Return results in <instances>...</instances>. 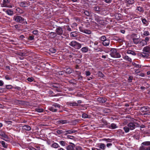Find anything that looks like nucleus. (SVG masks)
I'll return each instance as SVG.
<instances>
[{"label":"nucleus","instance_id":"obj_1","mask_svg":"<svg viewBox=\"0 0 150 150\" xmlns=\"http://www.w3.org/2000/svg\"><path fill=\"white\" fill-rule=\"evenodd\" d=\"M110 56L114 58H120L121 57L120 54L117 52L116 50L114 48H112L110 50Z\"/></svg>","mask_w":150,"mask_h":150},{"label":"nucleus","instance_id":"obj_2","mask_svg":"<svg viewBox=\"0 0 150 150\" xmlns=\"http://www.w3.org/2000/svg\"><path fill=\"white\" fill-rule=\"evenodd\" d=\"M128 127L131 130L134 129L136 127H139V125L136 122H130L127 125Z\"/></svg>","mask_w":150,"mask_h":150},{"label":"nucleus","instance_id":"obj_3","mask_svg":"<svg viewBox=\"0 0 150 150\" xmlns=\"http://www.w3.org/2000/svg\"><path fill=\"white\" fill-rule=\"evenodd\" d=\"M13 19L17 23L22 24L24 23V19L21 16H15L13 17Z\"/></svg>","mask_w":150,"mask_h":150},{"label":"nucleus","instance_id":"obj_4","mask_svg":"<svg viewBox=\"0 0 150 150\" xmlns=\"http://www.w3.org/2000/svg\"><path fill=\"white\" fill-rule=\"evenodd\" d=\"M56 33L57 35L61 36L63 33V30L62 28L59 26L55 30Z\"/></svg>","mask_w":150,"mask_h":150},{"label":"nucleus","instance_id":"obj_5","mask_svg":"<svg viewBox=\"0 0 150 150\" xmlns=\"http://www.w3.org/2000/svg\"><path fill=\"white\" fill-rule=\"evenodd\" d=\"M132 36L133 37L132 40L134 43L135 44H137L139 42V39L136 38L137 37V35L134 33L132 34Z\"/></svg>","mask_w":150,"mask_h":150},{"label":"nucleus","instance_id":"obj_6","mask_svg":"<svg viewBox=\"0 0 150 150\" xmlns=\"http://www.w3.org/2000/svg\"><path fill=\"white\" fill-rule=\"evenodd\" d=\"M9 3V2L8 0H4L2 6L11 8H12V6L11 5H8Z\"/></svg>","mask_w":150,"mask_h":150},{"label":"nucleus","instance_id":"obj_7","mask_svg":"<svg viewBox=\"0 0 150 150\" xmlns=\"http://www.w3.org/2000/svg\"><path fill=\"white\" fill-rule=\"evenodd\" d=\"M138 55L141 57L144 58H147L149 56V54L148 53H139L138 54Z\"/></svg>","mask_w":150,"mask_h":150},{"label":"nucleus","instance_id":"obj_8","mask_svg":"<svg viewBox=\"0 0 150 150\" xmlns=\"http://www.w3.org/2000/svg\"><path fill=\"white\" fill-rule=\"evenodd\" d=\"M143 51L144 52L150 54V47L148 46L144 47L143 49Z\"/></svg>","mask_w":150,"mask_h":150},{"label":"nucleus","instance_id":"obj_9","mask_svg":"<svg viewBox=\"0 0 150 150\" xmlns=\"http://www.w3.org/2000/svg\"><path fill=\"white\" fill-rule=\"evenodd\" d=\"M97 100L99 103H104L106 101L107 99L105 98H98Z\"/></svg>","mask_w":150,"mask_h":150},{"label":"nucleus","instance_id":"obj_10","mask_svg":"<svg viewBox=\"0 0 150 150\" xmlns=\"http://www.w3.org/2000/svg\"><path fill=\"white\" fill-rule=\"evenodd\" d=\"M70 144H71L72 145H69L67 147L66 149L67 150H74L75 145L71 143Z\"/></svg>","mask_w":150,"mask_h":150},{"label":"nucleus","instance_id":"obj_11","mask_svg":"<svg viewBox=\"0 0 150 150\" xmlns=\"http://www.w3.org/2000/svg\"><path fill=\"white\" fill-rule=\"evenodd\" d=\"M68 105L72 107L78 106L79 105V104H78V103L75 102L69 103Z\"/></svg>","mask_w":150,"mask_h":150},{"label":"nucleus","instance_id":"obj_12","mask_svg":"<svg viewBox=\"0 0 150 150\" xmlns=\"http://www.w3.org/2000/svg\"><path fill=\"white\" fill-rule=\"evenodd\" d=\"M110 41L109 40L106 39L103 42L102 44L104 46H107L110 44Z\"/></svg>","mask_w":150,"mask_h":150},{"label":"nucleus","instance_id":"obj_13","mask_svg":"<svg viewBox=\"0 0 150 150\" xmlns=\"http://www.w3.org/2000/svg\"><path fill=\"white\" fill-rule=\"evenodd\" d=\"M48 36L51 38L55 37L57 35L56 33L52 32L48 34Z\"/></svg>","mask_w":150,"mask_h":150},{"label":"nucleus","instance_id":"obj_14","mask_svg":"<svg viewBox=\"0 0 150 150\" xmlns=\"http://www.w3.org/2000/svg\"><path fill=\"white\" fill-rule=\"evenodd\" d=\"M23 129L29 131L31 130V128L28 125H25L23 126Z\"/></svg>","mask_w":150,"mask_h":150},{"label":"nucleus","instance_id":"obj_15","mask_svg":"<svg viewBox=\"0 0 150 150\" xmlns=\"http://www.w3.org/2000/svg\"><path fill=\"white\" fill-rule=\"evenodd\" d=\"M77 43V42L75 41H71L69 43V45L70 46L74 47V48H75V46H76Z\"/></svg>","mask_w":150,"mask_h":150},{"label":"nucleus","instance_id":"obj_16","mask_svg":"<svg viewBox=\"0 0 150 150\" xmlns=\"http://www.w3.org/2000/svg\"><path fill=\"white\" fill-rule=\"evenodd\" d=\"M95 20L97 21L98 23H100V22L101 21L100 18L98 16L95 14Z\"/></svg>","mask_w":150,"mask_h":150},{"label":"nucleus","instance_id":"obj_17","mask_svg":"<svg viewBox=\"0 0 150 150\" xmlns=\"http://www.w3.org/2000/svg\"><path fill=\"white\" fill-rule=\"evenodd\" d=\"M98 147L99 149L102 150H104L105 149V148L106 147L105 145L103 143H101L99 144Z\"/></svg>","mask_w":150,"mask_h":150},{"label":"nucleus","instance_id":"obj_18","mask_svg":"<svg viewBox=\"0 0 150 150\" xmlns=\"http://www.w3.org/2000/svg\"><path fill=\"white\" fill-rule=\"evenodd\" d=\"M57 122L59 123H61L62 124L69 123L68 121L67 120H59Z\"/></svg>","mask_w":150,"mask_h":150},{"label":"nucleus","instance_id":"obj_19","mask_svg":"<svg viewBox=\"0 0 150 150\" xmlns=\"http://www.w3.org/2000/svg\"><path fill=\"white\" fill-rule=\"evenodd\" d=\"M6 13L10 16H12L13 14V11L10 9L6 10Z\"/></svg>","mask_w":150,"mask_h":150},{"label":"nucleus","instance_id":"obj_20","mask_svg":"<svg viewBox=\"0 0 150 150\" xmlns=\"http://www.w3.org/2000/svg\"><path fill=\"white\" fill-rule=\"evenodd\" d=\"M64 71L67 74H70L72 72V71L70 68H67L64 70Z\"/></svg>","mask_w":150,"mask_h":150},{"label":"nucleus","instance_id":"obj_21","mask_svg":"<svg viewBox=\"0 0 150 150\" xmlns=\"http://www.w3.org/2000/svg\"><path fill=\"white\" fill-rule=\"evenodd\" d=\"M51 147L54 148H57L60 147V146L57 143H54L51 145Z\"/></svg>","mask_w":150,"mask_h":150},{"label":"nucleus","instance_id":"obj_22","mask_svg":"<svg viewBox=\"0 0 150 150\" xmlns=\"http://www.w3.org/2000/svg\"><path fill=\"white\" fill-rule=\"evenodd\" d=\"M127 53L128 54H131L133 55H136V54L134 51L130 50H128Z\"/></svg>","mask_w":150,"mask_h":150},{"label":"nucleus","instance_id":"obj_23","mask_svg":"<svg viewBox=\"0 0 150 150\" xmlns=\"http://www.w3.org/2000/svg\"><path fill=\"white\" fill-rule=\"evenodd\" d=\"M149 109V107H142L141 108V110L142 112H146V111H148V110Z\"/></svg>","mask_w":150,"mask_h":150},{"label":"nucleus","instance_id":"obj_24","mask_svg":"<svg viewBox=\"0 0 150 150\" xmlns=\"http://www.w3.org/2000/svg\"><path fill=\"white\" fill-rule=\"evenodd\" d=\"M126 2L129 4H132L134 2V0H126Z\"/></svg>","mask_w":150,"mask_h":150},{"label":"nucleus","instance_id":"obj_25","mask_svg":"<svg viewBox=\"0 0 150 150\" xmlns=\"http://www.w3.org/2000/svg\"><path fill=\"white\" fill-rule=\"evenodd\" d=\"M21 25H16L13 26V28L15 29L19 30L20 29Z\"/></svg>","mask_w":150,"mask_h":150},{"label":"nucleus","instance_id":"obj_26","mask_svg":"<svg viewBox=\"0 0 150 150\" xmlns=\"http://www.w3.org/2000/svg\"><path fill=\"white\" fill-rule=\"evenodd\" d=\"M0 135L2 137L6 139H8V136L4 132H1L0 134Z\"/></svg>","mask_w":150,"mask_h":150},{"label":"nucleus","instance_id":"obj_27","mask_svg":"<svg viewBox=\"0 0 150 150\" xmlns=\"http://www.w3.org/2000/svg\"><path fill=\"white\" fill-rule=\"evenodd\" d=\"M129 128L128 127L125 126L123 127V129L125 133H127L129 132V130H130Z\"/></svg>","mask_w":150,"mask_h":150},{"label":"nucleus","instance_id":"obj_28","mask_svg":"<svg viewBox=\"0 0 150 150\" xmlns=\"http://www.w3.org/2000/svg\"><path fill=\"white\" fill-rule=\"evenodd\" d=\"M51 86L52 87H53L56 88H59V86L58 83H52L51 85Z\"/></svg>","mask_w":150,"mask_h":150},{"label":"nucleus","instance_id":"obj_29","mask_svg":"<svg viewBox=\"0 0 150 150\" xmlns=\"http://www.w3.org/2000/svg\"><path fill=\"white\" fill-rule=\"evenodd\" d=\"M59 143L62 146H64L66 144V142L64 141H61L59 142Z\"/></svg>","mask_w":150,"mask_h":150},{"label":"nucleus","instance_id":"obj_30","mask_svg":"<svg viewBox=\"0 0 150 150\" xmlns=\"http://www.w3.org/2000/svg\"><path fill=\"white\" fill-rule=\"evenodd\" d=\"M115 40L120 42H122L124 40L123 38H119L117 37L116 38Z\"/></svg>","mask_w":150,"mask_h":150},{"label":"nucleus","instance_id":"obj_31","mask_svg":"<svg viewBox=\"0 0 150 150\" xmlns=\"http://www.w3.org/2000/svg\"><path fill=\"white\" fill-rule=\"evenodd\" d=\"M49 109L50 111L53 112H56L57 111V109L54 108V107L53 106L50 108H49Z\"/></svg>","mask_w":150,"mask_h":150},{"label":"nucleus","instance_id":"obj_32","mask_svg":"<svg viewBox=\"0 0 150 150\" xmlns=\"http://www.w3.org/2000/svg\"><path fill=\"white\" fill-rule=\"evenodd\" d=\"M20 6L23 7H26V3L24 1H21L20 3Z\"/></svg>","mask_w":150,"mask_h":150},{"label":"nucleus","instance_id":"obj_33","mask_svg":"<svg viewBox=\"0 0 150 150\" xmlns=\"http://www.w3.org/2000/svg\"><path fill=\"white\" fill-rule=\"evenodd\" d=\"M81 45L77 42L74 48L76 49H79L81 48Z\"/></svg>","mask_w":150,"mask_h":150},{"label":"nucleus","instance_id":"obj_34","mask_svg":"<svg viewBox=\"0 0 150 150\" xmlns=\"http://www.w3.org/2000/svg\"><path fill=\"white\" fill-rule=\"evenodd\" d=\"M81 50L83 53H85L88 51V48L86 47H84L81 48Z\"/></svg>","mask_w":150,"mask_h":150},{"label":"nucleus","instance_id":"obj_35","mask_svg":"<svg viewBox=\"0 0 150 150\" xmlns=\"http://www.w3.org/2000/svg\"><path fill=\"white\" fill-rule=\"evenodd\" d=\"M98 76L100 78H103L104 77V75L102 73L101 71H99L98 72Z\"/></svg>","mask_w":150,"mask_h":150},{"label":"nucleus","instance_id":"obj_36","mask_svg":"<svg viewBox=\"0 0 150 150\" xmlns=\"http://www.w3.org/2000/svg\"><path fill=\"white\" fill-rule=\"evenodd\" d=\"M0 143L1 144L3 147L5 148H7V144H6L5 142L4 141H1L0 142Z\"/></svg>","mask_w":150,"mask_h":150},{"label":"nucleus","instance_id":"obj_37","mask_svg":"<svg viewBox=\"0 0 150 150\" xmlns=\"http://www.w3.org/2000/svg\"><path fill=\"white\" fill-rule=\"evenodd\" d=\"M140 44L142 46H144L145 45H147V43L144 40H142L140 42Z\"/></svg>","mask_w":150,"mask_h":150},{"label":"nucleus","instance_id":"obj_38","mask_svg":"<svg viewBox=\"0 0 150 150\" xmlns=\"http://www.w3.org/2000/svg\"><path fill=\"white\" fill-rule=\"evenodd\" d=\"M83 33L87 34H90L91 33V32L90 30L85 29L84 30Z\"/></svg>","mask_w":150,"mask_h":150},{"label":"nucleus","instance_id":"obj_39","mask_svg":"<svg viewBox=\"0 0 150 150\" xmlns=\"http://www.w3.org/2000/svg\"><path fill=\"white\" fill-rule=\"evenodd\" d=\"M124 59H125L127 60L129 62H131L132 61L131 59L128 56H125L124 57Z\"/></svg>","mask_w":150,"mask_h":150},{"label":"nucleus","instance_id":"obj_40","mask_svg":"<svg viewBox=\"0 0 150 150\" xmlns=\"http://www.w3.org/2000/svg\"><path fill=\"white\" fill-rule=\"evenodd\" d=\"M35 111L38 112H43V109L42 108H36L35 109Z\"/></svg>","mask_w":150,"mask_h":150},{"label":"nucleus","instance_id":"obj_41","mask_svg":"<svg viewBox=\"0 0 150 150\" xmlns=\"http://www.w3.org/2000/svg\"><path fill=\"white\" fill-rule=\"evenodd\" d=\"M102 140L106 141L107 142H111L112 141V139H102Z\"/></svg>","mask_w":150,"mask_h":150},{"label":"nucleus","instance_id":"obj_42","mask_svg":"<svg viewBox=\"0 0 150 150\" xmlns=\"http://www.w3.org/2000/svg\"><path fill=\"white\" fill-rule=\"evenodd\" d=\"M6 89L4 88H0V93H3L6 92Z\"/></svg>","mask_w":150,"mask_h":150},{"label":"nucleus","instance_id":"obj_43","mask_svg":"<svg viewBox=\"0 0 150 150\" xmlns=\"http://www.w3.org/2000/svg\"><path fill=\"white\" fill-rule=\"evenodd\" d=\"M142 144L145 146H148L150 145V142H143Z\"/></svg>","mask_w":150,"mask_h":150},{"label":"nucleus","instance_id":"obj_44","mask_svg":"<svg viewBox=\"0 0 150 150\" xmlns=\"http://www.w3.org/2000/svg\"><path fill=\"white\" fill-rule=\"evenodd\" d=\"M57 133L59 134H65V131H63L62 130H58L57 131Z\"/></svg>","mask_w":150,"mask_h":150},{"label":"nucleus","instance_id":"obj_45","mask_svg":"<svg viewBox=\"0 0 150 150\" xmlns=\"http://www.w3.org/2000/svg\"><path fill=\"white\" fill-rule=\"evenodd\" d=\"M111 126L112 129H115L117 127V126H116V125L114 123L111 124Z\"/></svg>","mask_w":150,"mask_h":150},{"label":"nucleus","instance_id":"obj_46","mask_svg":"<svg viewBox=\"0 0 150 150\" xmlns=\"http://www.w3.org/2000/svg\"><path fill=\"white\" fill-rule=\"evenodd\" d=\"M137 10L140 12L143 11V8L142 7L139 6L137 7Z\"/></svg>","mask_w":150,"mask_h":150},{"label":"nucleus","instance_id":"obj_47","mask_svg":"<svg viewBox=\"0 0 150 150\" xmlns=\"http://www.w3.org/2000/svg\"><path fill=\"white\" fill-rule=\"evenodd\" d=\"M72 133V130H69L65 131V135H66L67 134H71Z\"/></svg>","mask_w":150,"mask_h":150},{"label":"nucleus","instance_id":"obj_48","mask_svg":"<svg viewBox=\"0 0 150 150\" xmlns=\"http://www.w3.org/2000/svg\"><path fill=\"white\" fill-rule=\"evenodd\" d=\"M100 39L103 42L106 40V38L105 36H102L100 38Z\"/></svg>","mask_w":150,"mask_h":150},{"label":"nucleus","instance_id":"obj_49","mask_svg":"<svg viewBox=\"0 0 150 150\" xmlns=\"http://www.w3.org/2000/svg\"><path fill=\"white\" fill-rule=\"evenodd\" d=\"M149 35V33L148 31H144L143 34V35L145 36H147Z\"/></svg>","mask_w":150,"mask_h":150},{"label":"nucleus","instance_id":"obj_50","mask_svg":"<svg viewBox=\"0 0 150 150\" xmlns=\"http://www.w3.org/2000/svg\"><path fill=\"white\" fill-rule=\"evenodd\" d=\"M50 51L51 53H54L56 52V50L53 48H51L50 49Z\"/></svg>","mask_w":150,"mask_h":150},{"label":"nucleus","instance_id":"obj_51","mask_svg":"<svg viewBox=\"0 0 150 150\" xmlns=\"http://www.w3.org/2000/svg\"><path fill=\"white\" fill-rule=\"evenodd\" d=\"M142 23L145 25L146 24L148 23L147 21L145 18H142Z\"/></svg>","mask_w":150,"mask_h":150},{"label":"nucleus","instance_id":"obj_52","mask_svg":"<svg viewBox=\"0 0 150 150\" xmlns=\"http://www.w3.org/2000/svg\"><path fill=\"white\" fill-rule=\"evenodd\" d=\"M88 115L85 113L83 114L82 115V117L83 118H86L88 117Z\"/></svg>","mask_w":150,"mask_h":150},{"label":"nucleus","instance_id":"obj_53","mask_svg":"<svg viewBox=\"0 0 150 150\" xmlns=\"http://www.w3.org/2000/svg\"><path fill=\"white\" fill-rule=\"evenodd\" d=\"M12 88V86L11 85H6V89H11Z\"/></svg>","mask_w":150,"mask_h":150},{"label":"nucleus","instance_id":"obj_54","mask_svg":"<svg viewBox=\"0 0 150 150\" xmlns=\"http://www.w3.org/2000/svg\"><path fill=\"white\" fill-rule=\"evenodd\" d=\"M64 27L67 28V30L69 32H70L72 31L71 28L69 27V25H68L65 26Z\"/></svg>","mask_w":150,"mask_h":150},{"label":"nucleus","instance_id":"obj_55","mask_svg":"<svg viewBox=\"0 0 150 150\" xmlns=\"http://www.w3.org/2000/svg\"><path fill=\"white\" fill-rule=\"evenodd\" d=\"M77 34L74 32H72L71 33V36L73 37H75L77 36Z\"/></svg>","mask_w":150,"mask_h":150},{"label":"nucleus","instance_id":"obj_56","mask_svg":"<svg viewBox=\"0 0 150 150\" xmlns=\"http://www.w3.org/2000/svg\"><path fill=\"white\" fill-rule=\"evenodd\" d=\"M93 8L94 10L96 11H99L100 10V8L98 6L95 7Z\"/></svg>","mask_w":150,"mask_h":150},{"label":"nucleus","instance_id":"obj_57","mask_svg":"<svg viewBox=\"0 0 150 150\" xmlns=\"http://www.w3.org/2000/svg\"><path fill=\"white\" fill-rule=\"evenodd\" d=\"M84 13L85 15L87 16H90V13L88 11H85L84 12Z\"/></svg>","mask_w":150,"mask_h":150},{"label":"nucleus","instance_id":"obj_58","mask_svg":"<svg viewBox=\"0 0 150 150\" xmlns=\"http://www.w3.org/2000/svg\"><path fill=\"white\" fill-rule=\"evenodd\" d=\"M52 106L55 108L57 107L59 108H60V105L59 104H53L52 105Z\"/></svg>","mask_w":150,"mask_h":150},{"label":"nucleus","instance_id":"obj_59","mask_svg":"<svg viewBox=\"0 0 150 150\" xmlns=\"http://www.w3.org/2000/svg\"><path fill=\"white\" fill-rule=\"evenodd\" d=\"M79 29L80 31L81 32H82L83 33V32L84 30H85V29L84 28H83V27H79Z\"/></svg>","mask_w":150,"mask_h":150},{"label":"nucleus","instance_id":"obj_60","mask_svg":"<svg viewBox=\"0 0 150 150\" xmlns=\"http://www.w3.org/2000/svg\"><path fill=\"white\" fill-rule=\"evenodd\" d=\"M149 39H150L148 37H146L145 38L144 40L147 43V42L149 41Z\"/></svg>","mask_w":150,"mask_h":150},{"label":"nucleus","instance_id":"obj_61","mask_svg":"<svg viewBox=\"0 0 150 150\" xmlns=\"http://www.w3.org/2000/svg\"><path fill=\"white\" fill-rule=\"evenodd\" d=\"M33 79H33V78L32 77V78L29 77V78H28V79H27L28 81L30 82L32 81H33Z\"/></svg>","mask_w":150,"mask_h":150},{"label":"nucleus","instance_id":"obj_62","mask_svg":"<svg viewBox=\"0 0 150 150\" xmlns=\"http://www.w3.org/2000/svg\"><path fill=\"white\" fill-rule=\"evenodd\" d=\"M76 150H84L80 146H77L76 148Z\"/></svg>","mask_w":150,"mask_h":150},{"label":"nucleus","instance_id":"obj_63","mask_svg":"<svg viewBox=\"0 0 150 150\" xmlns=\"http://www.w3.org/2000/svg\"><path fill=\"white\" fill-rule=\"evenodd\" d=\"M5 78L7 80H9L11 79V77L10 76H8V75H6L5 76Z\"/></svg>","mask_w":150,"mask_h":150},{"label":"nucleus","instance_id":"obj_64","mask_svg":"<svg viewBox=\"0 0 150 150\" xmlns=\"http://www.w3.org/2000/svg\"><path fill=\"white\" fill-rule=\"evenodd\" d=\"M28 39L30 40H32L34 39V36H30L28 38Z\"/></svg>","mask_w":150,"mask_h":150}]
</instances>
